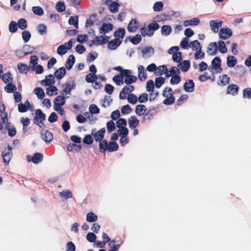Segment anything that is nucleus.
I'll list each match as a JSON object with an SVG mask.
<instances>
[{
    "mask_svg": "<svg viewBox=\"0 0 251 251\" xmlns=\"http://www.w3.org/2000/svg\"><path fill=\"white\" fill-rule=\"evenodd\" d=\"M97 79V76L92 73H89L85 77V80L87 83H94Z\"/></svg>",
    "mask_w": 251,
    "mask_h": 251,
    "instance_id": "ea45409f",
    "label": "nucleus"
},
{
    "mask_svg": "<svg viewBox=\"0 0 251 251\" xmlns=\"http://www.w3.org/2000/svg\"><path fill=\"white\" fill-rule=\"evenodd\" d=\"M147 110L146 106L143 104H139L136 106L135 113L139 116L144 115Z\"/></svg>",
    "mask_w": 251,
    "mask_h": 251,
    "instance_id": "b1692460",
    "label": "nucleus"
},
{
    "mask_svg": "<svg viewBox=\"0 0 251 251\" xmlns=\"http://www.w3.org/2000/svg\"><path fill=\"white\" fill-rule=\"evenodd\" d=\"M34 92L39 99H42L45 97L44 91L41 87L35 88L34 90Z\"/></svg>",
    "mask_w": 251,
    "mask_h": 251,
    "instance_id": "e433bc0d",
    "label": "nucleus"
},
{
    "mask_svg": "<svg viewBox=\"0 0 251 251\" xmlns=\"http://www.w3.org/2000/svg\"><path fill=\"white\" fill-rule=\"evenodd\" d=\"M132 72L130 70H125L122 74L124 78L125 77V82L127 85L134 83L137 80V77L131 75Z\"/></svg>",
    "mask_w": 251,
    "mask_h": 251,
    "instance_id": "7ed1b4c3",
    "label": "nucleus"
},
{
    "mask_svg": "<svg viewBox=\"0 0 251 251\" xmlns=\"http://www.w3.org/2000/svg\"><path fill=\"white\" fill-rule=\"evenodd\" d=\"M239 89V87L237 85L234 84H229L227 87L226 94L235 96L238 94Z\"/></svg>",
    "mask_w": 251,
    "mask_h": 251,
    "instance_id": "1a4fd4ad",
    "label": "nucleus"
},
{
    "mask_svg": "<svg viewBox=\"0 0 251 251\" xmlns=\"http://www.w3.org/2000/svg\"><path fill=\"white\" fill-rule=\"evenodd\" d=\"M178 63L177 66L184 72H187L190 67V61L189 60H184Z\"/></svg>",
    "mask_w": 251,
    "mask_h": 251,
    "instance_id": "4be33fe9",
    "label": "nucleus"
},
{
    "mask_svg": "<svg viewBox=\"0 0 251 251\" xmlns=\"http://www.w3.org/2000/svg\"><path fill=\"white\" fill-rule=\"evenodd\" d=\"M75 62V57L72 54L69 55L65 63V67L68 70H70Z\"/></svg>",
    "mask_w": 251,
    "mask_h": 251,
    "instance_id": "cd10ccee",
    "label": "nucleus"
},
{
    "mask_svg": "<svg viewBox=\"0 0 251 251\" xmlns=\"http://www.w3.org/2000/svg\"><path fill=\"white\" fill-rule=\"evenodd\" d=\"M17 23L14 21H11L9 25V31L11 33H15L17 31L18 28H17Z\"/></svg>",
    "mask_w": 251,
    "mask_h": 251,
    "instance_id": "774afa93",
    "label": "nucleus"
},
{
    "mask_svg": "<svg viewBox=\"0 0 251 251\" xmlns=\"http://www.w3.org/2000/svg\"><path fill=\"white\" fill-rule=\"evenodd\" d=\"M159 25L156 22L150 24L147 27H142L140 28V32L143 37L152 36L154 31L159 28Z\"/></svg>",
    "mask_w": 251,
    "mask_h": 251,
    "instance_id": "f257e3e1",
    "label": "nucleus"
},
{
    "mask_svg": "<svg viewBox=\"0 0 251 251\" xmlns=\"http://www.w3.org/2000/svg\"><path fill=\"white\" fill-rule=\"evenodd\" d=\"M174 92L170 87H166L162 92V95L164 97H168L169 95L173 96Z\"/></svg>",
    "mask_w": 251,
    "mask_h": 251,
    "instance_id": "680f3d73",
    "label": "nucleus"
},
{
    "mask_svg": "<svg viewBox=\"0 0 251 251\" xmlns=\"http://www.w3.org/2000/svg\"><path fill=\"white\" fill-rule=\"evenodd\" d=\"M119 146L118 144L115 142H107L106 151L109 152L117 151L118 150Z\"/></svg>",
    "mask_w": 251,
    "mask_h": 251,
    "instance_id": "bb28decb",
    "label": "nucleus"
},
{
    "mask_svg": "<svg viewBox=\"0 0 251 251\" xmlns=\"http://www.w3.org/2000/svg\"><path fill=\"white\" fill-rule=\"evenodd\" d=\"M223 22L220 20H211L210 22V25L211 29L214 32L217 33L219 31V28L223 25Z\"/></svg>",
    "mask_w": 251,
    "mask_h": 251,
    "instance_id": "9b49d317",
    "label": "nucleus"
},
{
    "mask_svg": "<svg viewBox=\"0 0 251 251\" xmlns=\"http://www.w3.org/2000/svg\"><path fill=\"white\" fill-rule=\"evenodd\" d=\"M116 241L113 240L110 241L108 243V246L110 248V250L108 251H117L119 250L120 246V244H116Z\"/></svg>",
    "mask_w": 251,
    "mask_h": 251,
    "instance_id": "72a5a7b5",
    "label": "nucleus"
},
{
    "mask_svg": "<svg viewBox=\"0 0 251 251\" xmlns=\"http://www.w3.org/2000/svg\"><path fill=\"white\" fill-rule=\"evenodd\" d=\"M46 117L45 114L41 109H37L35 111V116L33 120V123L43 129L45 128V125L43 122L46 120Z\"/></svg>",
    "mask_w": 251,
    "mask_h": 251,
    "instance_id": "f03ea898",
    "label": "nucleus"
},
{
    "mask_svg": "<svg viewBox=\"0 0 251 251\" xmlns=\"http://www.w3.org/2000/svg\"><path fill=\"white\" fill-rule=\"evenodd\" d=\"M59 195L61 197L65 198L66 200L72 197V194L70 190H68L67 191H63L62 192H60Z\"/></svg>",
    "mask_w": 251,
    "mask_h": 251,
    "instance_id": "13d9d810",
    "label": "nucleus"
},
{
    "mask_svg": "<svg viewBox=\"0 0 251 251\" xmlns=\"http://www.w3.org/2000/svg\"><path fill=\"white\" fill-rule=\"evenodd\" d=\"M12 156V148L10 146H8L7 150L4 151L2 153V157L3 158V162L6 164H8L11 160Z\"/></svg>",
    "mask_w": 251,
    "mask_h": 251,
    "instance_id": "423d86ee",
    "label": "nucleus"
},
{
    "mask_svg": "<svg viewBox=\"0 0 251 251\" xmlns=\"http://www.w3.org/2000/svg\"><path fill=\"white\" fill-rule=\"evenodd\" d=\"M200 23V20L197 18H194L189 20H186L183 23V25L185 26H188L191 25H197Z\"/></svg>",
    "mask_w": 251,
    "mask_h": 251,
    "instance_id": "a878e982",
    "label": "nucleus"
},
{
    "mask_svg": "<svg viewBox=\"0 0 251 251\" xmlns=\"http://www.w3.org/2000/svg\"><path fill=\"white\" fill-rule=\"evenodd\" d=\"M124 77L121 75H116L113 77V81L117 85H121L124 83Z\"/></svg>",
    "mask_w": 251,
    "mask_h": 251,
    "instance_id": "a18cd8bd",
    "label": "nucleus"
},
{
    "mask_svg": "<svg viewBox=\"0 0 251 251\" xmlns=\"http://www.w3.org/2000/svg\"><path fill=\"white\" fill-rule=\"evenodd\" d=\"M107 130L108 133L114 131L116 129L115 125L113 120L107 122L106 123Z\"/></svg>",
    "mask_w": 251,
    "mask_h": 251,
    "instance_id": "c03bdc74",
    "label": "nucleus"
},
{
    "mask_svg": "<svg viewBox=\"0 0 251 251\" xmlns=\"http://www.w3.org/2000/svg\"><path fill=\"white\" fill-rule=\"evenodd\" d=\"M17 89L16 85L11 82L9 83L4 87L5 91L8 93L14 92Z\"/></svg>",
    "mask_w": 251,
    "mask_h": 251,
    "instance_id": "a19ab883",
    "label": "nucleus"
},
{
    "mask_svg": "<svg viewBox=\"0 0 251 251\" xmlns=\"http://www.w3.org/2000/svg\"><path fill=\"white\" fill-rule=\"evenodd\" d=\"M75 82L74 81H70L66 84L65 87L63 90L61 94L63 95L70 94L71 91L75 88Z\"/></svg>",
    "mask_w": 251,
    "mask_h": 251,
    "instance_id": "9d476101",
    "label": "nucleus"
},
{
    "mask_svg": "<svg viewBox=\"0 0 251 251\" xmlns=\"http://www.w3.org/2000/svg\"><path fill=\"white\" fill-rule=\"evenodd\" d=\"M156 113V108H153L152 109H149L147 110V112L146 113H145L144 114V116L143 117V121L145 122L152 119Z\"/></svg>",
    "mask_w": 251,
    "mask_h": 251,
    "instance_id": "2eb2a0df",
    "label": "nucleus"
},
{
    "mask_svg": "<svg viewBox=\"0 0 251 251\" xmlns=\"http://www.w3.org/2000/svg\"><path fill=\"white\" fill-rule=\"evenodd\" d=\"M173 60L174 62L179 63L182 60V53L181 52L176 51L172 56Z\"/></svg>",
    "mask_w": 251,
    "mask_h": 251,
    "instance_id": "49530a36",
    "label": "nucleus"
},
{
    "mask_svg": "<svg viewBox=\"0 0 251 251\" xmlns=\"http://www.w3.org/2000/svg\"><path fill=\"white\" fill-rule=\"evenodd\" d=\"M113 25L111 23H103L100 29V33L105 34L111 31L113 29Z\"/></svg>",
    "mask_w": 251,
    "mask_h": 251,
    "instance_id": "f3484780",
    "label": "nucleus"
},
{
    "mask_svg": "<svg viewBox=\"0 0 251 251\" xmlns=\"http://www.w3.org/2000/svg\"><path fill=\"white\" fill-rule=\"evenodd\" d=\"M31 106L30 102L27 100L25 103H20L18 104V111L21 113H24L27 111L29 108Z\"/></svg>",
    "mask_w": 251,
    "mask_h": 251,
    "instance_id": "aec40b11",
    "label": "nucleus"
},
{
    "mask_svg": "<svg viewBox=\"0 0 251 251\" xmlns=\"http://www.w3.org/2000/svg\"><path fill=\"white\" fill-rule=\"evenodd\" d=\"M2 79L5 83H7L12 80L13 77L11 73H6L2 75Z\"/></svg>",
    "mask_w": 251,
    "mask_h": 251,
    "instance_id": "bf43d9fd",
    "label": "nucleus"
},
{
    "mask_svg": "<svg viewBox=\"0 0 251 251\" xmlns=\"http://www.w3.org/2000/svg\"><path fill=\"white\" fill-rule=\"evenodd\" d=\"M243 97L250 99L251 98V88H246L243 90Z\"/></svg>",
    "mask_w": 251,
    "mask_h": 251,
    "instance_id": "0e129e2a",
    "label": "nucleus"
},
{
    "mask_svg": "<svg viewBox=\"0 0 251 251\" xmlns=\"http://www.w3.org/2000/svg\"><path fill=\"white\" fill-rule=\"evenodd\" d=\"M42 139L47 143H50L53 139V135L50 131L42 130L41 131Z\"/></svg>",
    "mask_w": 251,
    "mask_h": 251,
    "instance_id": "dca6fc26",
    "label": "nucleus"
},
{
    "mask_svg": "<svg viewBox=\"0 0 251 251\" xmlns=\"http://www.w3.org/2000/svg\"><path fill=\"white\" fill-rule=\"evenodd\" d=\"M38 32L41 35H44L47 33V26L44 24H40L37 26Z\"/></svg>",
    "mask_w": 251,
    "mask_h": 251,
    "instance_id": "69168bd1",
    "label": "nucleus"
},
{
    "mask_svg": "<svg viewBox=\"0 0 251 251\" xmlns=\"http://www.w3.org/2000/svg\"><path fill=\"white\" fill-rule=\"evenodd\" d=\"M220 38L222 39H227L232 35L231 29L229 28H221L219 31Z\"/></svg>",
    "mask_w": 251,
    "mask_h": 251,
    "instance_id": "0eeeda50",
    "label": "nucleus"
},
{
    "mask_svg": "<svg viewBox=\"0 0 251 251\" xmlns=\"http://www.w3.org/2000/svg\"><path fill=\"white\" fill-rule=\"evenodd\" d=\"M19 27L21 29H25L27 27V22L25 19H20L17 24Z\"/></svg>",
    "mask_w": 251,
    "mask_h": 251,
    "instance_id": "6e6d98bb",
    "label": "nucleus"
},
{
    "mask_svg": "<svg viewBox=\"0 0 251 251\" xmlns=\"http://www.w3.org/2000/svg\"><path fill=\"white\" fill-rule=\"evenodd\" d=\"M98 220V216L93 212H89L87 214L86 220L89 222H95Z\"/></svg>",
    "mask_w": 251,
    "mask_h": 251,
    "instance_id": "79ce46f5",
    "label": "nucleus"
},
{
    "mask_svg": "<svg viewBox=\"0 0 251 251\" xmlns=\"http://www.w3.org/2000/svg\"><path fill=\"white\" fill-rule=\"evenodd\" d=\"M1 118L3 124H6L8 122L7 113L5 112V106L4 104H2V109L0 110Z\"/></svg>",
    "mask_w": 251,
    "mask_h": 251,
    "instance_id": "09e8293b",
    "label": "nucleus"
},
{
    "mask_svg": "<svg viewBox=\"0 0 251 251\" xmlns=\"http://www.w3.org/2000/svg\"><path fill=\"white\" fill-rule=\"evenodd\" d=\"M54 105L59 104L60 105H64L65 103V97L61 96H58L54 100Z\"/></svg>",
    "mask_w": 251,
    "mask_h": 251,
    "instance_id": "f704fd0d",
    "label": "nucleus"
},
{
    "mask_svg": "<svg viewBox=\"0 0 251 251\" xmlns=\"http://www.w3.org/2000/svg\"><path fill=\"white\" fill-rule=\"evenodd\" d=\"M138 78L141 81H145L147 79V74L144 69V67L140 65L138 67Z\"/></svg>",
    "mask_w": 251,
    "mask_h": 251,
    "instance_id": "5701e85b",
    "label": "nucleus"
},
{
    "mask_svg": "<svg viewBox=\"0 0 251 251\" xmlns=\"http://www.w3.org/2000/svg\"><path fill=\"white\" fill-rule=\"evenodd\" d=\"M29 162H32L36 164L41 162L43 160V155L41 153H35L32 157L27 156Z\"/></svg>",
    "mask_w": 251,
    "mask_h": 251,
    "instance_id": "6e6552de",
    "label": "nucleus"
},
{
    "mask_svg": "<svg viewBox=\"0 0 251 251\" xmlns=\"http://www.w3.org/2000/svg\"><path fill=\"white\" fill-rule=\"evenodd\" d=\"M172 31L171 27L169 25H164L162 26L161 33L163 35L167 36L169 35Z\"/></svg>",
    "mask_w": 251,
    "mask_h": 251,
    "instance_id": "c9c22d12",
    "label": "nucleus"
},
{
    "mask_svg": "<svg viewBox=\"0 0 251 251\" xmlns=\"http://www.w3.org/2000/svg\"><path fill=\"white\" fill-rule=\"evenodd\" d=\"M139 26V23L136 19H132L127 26V30L130 32L136 31Z\"/></svg>",
    "mask_w": 251,
    "mask_h": 251,
    "instance_id": "4468645a",
    "label": "nucleus"
},
{
    "mask_svg": "<svg viewBox=\"0 0 251 251\" xmlns=\"http://www.w3.org/2000/svg\"><path fill=\"white\" fill-rule=\"evenodd\" d=\"M218 47L219 51L222 53H225L227 51L225 43L223 41H219Z\"/></svg>",
    "mask_w": 251,
    "mask_h": 251,
    "instance_id": "de8ad7c7",
    "label": "nucleus"
},
{
    "mask_svg": "<svg viewBox=\"0 0 251 251\" xmlns=\"http://www.w3.org/2000/svg\"><path fill=\"white\" fill-rule=\"evenodd\" d=\"M120 5L116 1L112 2L109 5V9L112 13L118 12Z\"/></svg>",
    "mask_w": 251,
    "mask_h": 251,
    "instance_id": "37998d69",
    "label": "nucleus"
},
{
    "mask_svg": "<svg viewBox=\"0 0 251 251\" xmlns=\"http://www.w3.org/2000/svg\"><path fill=\"white\" fill-rule=\"evenodd\" d=\"M190 47H191L193 50H201V46L200 43L198 40H194L190 43Z\"/></svg>",
    "mask_w": 251,
    "mask_h": 251,
    "instance_id": "473e14b6",
    "label": "nucleus"
},
{
    "mask_svg": "<svg viewBox=\"0 0 251 251\" xmlns=\"http://www.w3.org/2000/svg\"><path fill=\"white\" fill-rule=\"evenodd\" d=\"M127 100L128 102L131 104H135L138 101V98L137 96L133 93L129 94L127 96Z\"/></svg>",
    "mask_w": 251,
    "mask_h": 251,
    "instance_id": "8fccbe9b",
    "label": "nucleus"
},
{
    "mask_svg": "<svg viewBox=\"0 0 251 251\" xmlns=\"http://www.w3.org/2000/svg\"><path fill=\"white\" fill-rule=\"evenodd\" d=\"M105 132V129L104 127L101 128L98 131L96 129H93L91 131V135L94 138L96 142L101 141L103 140V138Z\"/></svg>",
    "mask_w": 251,
    "mask_h": 251,
    "instance_id": "20e7f679",
    "label": "nucleus"
},
{
    "mask_svg": "<svg viewBox=\"0 0 251 251\" xmlns=\"http://www.w3.org/2000/svg\"><path fill=\"white\" fill-rule=\"evenodd\" d=\"M68 23L70 25H73L76 28L78 27V16H71Z\"/></svg>",
    "mask_w": 251,
    "mask_h": 251,
    "instance_id": "7c9ffc66",
    "label": "nucleus"
},
{
    "mask_svg": "<svg viewBox=\"0 0 251 251\" xmlns=\"http://www.w3.org/2000/svg\"><path fill=\"white\" fill-rule=\"evenodd\" d=\"M118 133L121 137V138H125L127 137L128 130L126 127H122V128H119L118 129Z\"/></svg>",
    "mask_w": 251,
    "mask_h": 251,
    "instance_id": "3c124183",
    "label": "nucleus"
},
{
    "mask_svg": "<svg viewBox=\"0 0 251 251\" xmlns=\"http://www.w3.org/2000/svg\"><path fill=\"white\" fill-rule=\"evenodd\" d=\"M69 151H72L74 150L76 151H79L82 148L81 145H76L75 144H70L67 147Z\"/></svg>",
    "mask_w": 251,
    "mask_h": 251,
    "instance_id": "2f4dec72",
    "label": "nucleus"
},
{
    "mask_svg": "<svg viewBox=\"0 0 251 251\" xmlns=\"http://www.w3.org/2000/svg\"><path fill=\"white\" fill-rule=\"evenodd\" d=\"M220 78H221L220 82L222 85L225 86L229 83L230 77L227 75H223L220 76Z\"/></svg>",
    "mask_w": 251,
    "mask_h": 251,
    "instance_id": "603ef678",
    "label": "nucleus"
},
{
    "mask_svg": "<svg viewBox=\"0 0 251 251\" xmlns=\"http://www.w3.org/2000/svg\"><path fill=\"white\" fill-rule=\"evenodd\" d=\"M96 14H93L90 16L89 19L86 20L85 26L89 27L92 26L94 24V20L96 17Z\"/></svg>",
    "mask_w": 251,
    "mask_h": 251,
    "instance_id": "4d7b16f0",
    "label": "nucleus"
},
{
    "mask_svg": "<svg viewBox=\"0 0 251 251\" xmlns=\"http://www.w3.org/2000/svg\"><path fill=\"white\" fill-rule=\"evenodd\" d=\"M142 40V37L140 35L136 34L135 36H133L131 39L130 42L134 45H137Z\"/></svg>",
    "mask_w": 251,
    "mask_h": 251,
    "instance_id": "338daca9",
    "label": "nucleus"
},
{
    "mask_svg": "<svg viewBox=\"0 0 251 251\" xmlns=\"http://www.w3.org/2000/svg\"><path fill=\"white\" fill-rule=\"evenodd\" d=\"M55 82L54 78L52 75L50 74L48 76H46V79L41 81V84L45 86H51Z\"/></svg>",
    "mask_w": 251,
    "mask_h": 251,
    "instance_id": "412c9836",
    "label": "nucleus"
},
{
    "mask_svg": "<svg viewBox=\"0 0 251 251\" xmlns=\"http://www.w3.org/2000/svg\"><path fill=\"white\" fill-rule=\"evenodd\" d=\"M165 82V79L163 77L159 76L155 80V87L159 88Z\"/></svg>",
    "mask_w": 251,
    "mask_h": 251,
    "instance_id": "e2e57ef3",
    "label": "nucleus"
},
{
    "mask_svg": "<svg viewBox=\"0 0 251 251\" xmlns=\"http://www.w3.org/2000/svg\"><path fill=\"white\" fill-rule=\"evenodd\" d=\"M237 59L233 56H229L227 57L226 63L228 67H233L237 63Z\"/></svg>",
    "mask_w": 251,
    "mask_h": 251,
    "instance_id": "c85d7f7f",
    "label": "nucleus"
},
{
    "mask_svg": "<svg viewBox=\"0 0 251 251\" xmlns=\"http://www.w3.org/2000/svg\"><path fill=\"white\" fill-rule=\"evenodd\" d=\"M142 52L144 55H149L150 56L154 53V49L151 47L147 46L142 49Z\"/></svg>",
    "mask_w": 251,
    "mask_h": 251,
    "instance_id": "58836bf2",
    "label": "nucleus"
},
{
    "mask_svg": "<svg viewBox=\"0 0 251 251\" xmlns=\"http://www.w3.org/2000/svg\"><path fill=\"white\" fill-rule=\"evenodd\" d=\"M221 59L219 57H215L211 62V68L215 70L218 73H221L223 71L221 67Z\"/></svg>",
    "mask_w": 251,
    "mask_h": 251,
    "instance_id": "39448f33",
    "label": "nucleus"
},
{
    "mask_svg": "<svg viewBox=\"0 0 251 251\" xmlns=\"http://www.w3.org/2000/svg\"><path fill=\"white\" fill-rule=\"evenodd\" d=\"M66 73L64 67H61L57 69L54 73V76L57 79H62Z\"/></svg>",
    "mask_w": 251,
    "mask_h": 251,
    "instance_id": "393cba45",
    "label": "nucleus"
},
{
    "mask_svg": "<svg viewBox=\"0 0 251 251\" xmlns=\"http://www.w3.org/2000/svg\"><path fill=\"white\" fill-rule=\"evenodd\" d=\"M99 149L100 152H105L106 151L107 145V141L106 140H102L101 141H99Z\"/></svg>",
    "mask_w": 251,
    "mask_h": 251,
    "instance_id": "4c0bfd02",
    "label": "nucleus"
},
{
    "mask_svg": "<svg viewBox=\"0 0 251 251\" xmlns=\"http://www.w3.org/2000/svg\"><path fill=\"white\" fill-rule=\"evenodd\" d=\"M115 38L123 39L125 36V30L123 28H119L115 31L114 34Z\"/></svg>",
    "mask_w": 251,
    "mask_h": 251,
    "instance_id": "c756f323",
    "label": "nucleus"
},
{
    "mask_svg": "<svg viewBox=\"0 0 251 251\" xmlns=\"http://www.w3.org/2000/svg\"><path fill=\"white\" fill-rule=\"evenodd\" d=\"M181 81V78L179 75H172L171 80L170 83L172 85L177 84Z\"/></svg>",
    "mask_w": 251,
    "mask_h": 251,
    "instance_id": "052dcab7",
    "label": "nucleus"
},
{
    "mask_svg": "<svg viewBox=\"0 0 251 251\" xmlns=\"http://www.w3.org/2000/svg\"><path fill=\"white\" fill-rule=\"evenodd\" d=\"M93 137L90 134L85 135L83 140V142L86 145H91L93 143Z\"/></svg>",
    "mask_w": 251,
    "mask_h": 251,
    "instance_id": "5fc2aeb1",
    "label": "nucleus"
},
{
    "mask_svg": "<svg viewBox=\"0 0 251 251\" xmlns=\"http://www.w3.org/2000/svg\"><path fill=\"white\" fill-rule=\"evenodd\" d=\"M32 9L33 12L35 15L41 16L44 14L43 9L40 6H33Z\"/></svg>",
    "mask_w": 251,
    "mask_h": 251,
    "instance_id": "864d4df0",
    "label": "nucleus"
},
{
    "mask_svg": "<svg viewBox=\"0 0 251 251\" xmlns=\"http://www.w3.org/2000/svg\"><path fill=\"white\" fill-rule=\"evenodd\" d=\"M128 125L131 129H134L136 127L138 126L139 124V121L137 119L136 116H132L128 120Z\"/></svg>",
    "mask_w": 251,
    "mask_h": 251,
    "instance_id": "6ab92c4d",
    "label": "nucleus"
},
{
    "mask_svg": "<svg viewBox=\"0 0 251 251\" xmlns=\"http://www.w3.org/2000/svg\"><path fill=\"white\" fill-rule=\"evenodd\" d=\"M195 83L193 80L189 79L186 81L183 85V88L186 92H192L194 90Z\"/></svg>",
    "mask_w": 251,
    "mask_h": 251,
    "instance_id": "a211bd4d",
    "label": "nucleus"
},
{
    "mask_svg": "<svg viewBox=\"0 0 251 251\" xmlns=\"http://www.w3.org/2000/svg\"><path fill=\"white\" fill-rule=\"evenodd\" d=\"M218 50V46L216 42L210 43L206 50V52L210 55H214L216 54Z\"/></svg>",
    "mask_w": 251,
    "mask_h": 251,
    "instance_id": "ddd939ff",
    "label": "nucleus"
},
{
    "mask_svg": "<svg viewBox=\"0 0 251 251\" xmlns=\"http://www.w3.org/2000/svg\"><path fill=\"white\" fill-rule=\"evenodd\" d=\"M121 43L122 41L120 39L117 38L109 41L108 43L107 46L109 49L111 50H114L116 49V48L119 46Z\"/></svg>",
    "mask_w": 251,
    "mask_h": 251,
    "instance_id": "f8f14e48",
    "label": "nucleus"
}]
</instances>
